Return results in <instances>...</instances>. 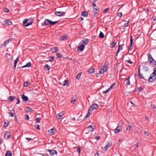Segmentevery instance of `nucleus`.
<instances>
[{"instance_id":"1","label":"nucleus","mask_w":156,"mask_h":156,"mask_svg":"<svg viewBox=\"0 0 156 156\" xmlns=\"http://www.w3.org/2000/svg\"><path fill=\"white\" fill-rule=\"evenodd\" d=\"M58 22V21H55L53 22L48 19H45L43 23L41 24L42 26H47L48 25H53L55 24Z\"/></svg>"},{"instance_id":"2","label":"nucleus","mask_w":156,"mask_h":156,"mask_svg":"<svg viewBox=\"0 0 156 156\" xmlns=\"http://www.w3.org/2000/svg\"><path fill=\"white\" fill-rule=\"evenodd\" d=\"M108 64L107 62H105L104 64L101 67V70L99 72L100 74H103L107 71Z\"/></svg>"},{"instance_id":"3","label":"nucleus","mask_w":156,"mask_h":156,"mask_svg":"<svg viewBox=\"0 0 156 156\" xmlns=\"http://www.w3.org/2000/svg\"><path fill=\"white\" fill-rule=\"evenodd\" d=\"M32 23V21L30 20L27 19H25L23 22V24L24 27H28Z\"/></svg>"},{"instance_id":"4","label":"nucleus","mask_w":156,"mask_h":156,"mask_svg":"<svg viewBox=\"0 0 156 156\" xmlns=\"http://www.w3.org/2000/svg\"><path fill=\"white\" fill-rule=\"evenodd\" d=\"M156 79V74L153 72L150 75L148 79V81L150 82H152Z\"/></svg>"},{"instance_id":"5","label":"nucleus","mask_w":156,"mask_h":156,"mask_svg":"<svg viewBox=\"0 0 156 156\" xmlns=\"http://www.w3.org/2000/svg\"><path fill=\"white\" fill-rule=\"evenodd\" d=\"M47 151L49 152L51 156H53L54 155H56L57 154V152L55 150H51L48 149Z\"/></svg>"},{"instance_id":"6","label":"nucleus","mask_w":156,"mask_h":156,"mask_svg":"<svg viewBox=\"0 0 156 156\" xmlns=\"http://www.w3.org/2000/svg\"><path fill=\"white\" fill-rule=\"evenodd\" d=\"M55 14L57 16H60L64 15L65 14V12L61 11H56L55 12Z\"/></svg>"},{"instance_id":"7","label":"nucleus","mask_w":156,"mask_h":156,"mask_svg":"<svg viewBox=\"0 0 156 156\" xmlns=\"http://www.w3.org/2000/svg\"><path fill=\"white\" fill-rule=\"evenodd\" d=\"M112 142L111 141H109L108 142V144L104 148V151H106L111 145Z\"/></svg>"},{"instance_id":"8","label":"nucleus","mask_w":156,"mask_h":156,"mask_svg":"<svg viewBox=\"0 0 156 156\" xmlns=\"http://www.w3.org/2000/svg\"><path fill=\"white\" fill-rule=\"evenodd\" d=\"M55 129L54 128H52L48 130V133L49 135H53L54 133H55Z\"/></svg>"},{"instance_id":"9","label":"nucleus","mask_w":156,"mask_h":156,"mask_svg":"<svg viewBox=\"0 0 156 156\" xmlns=\"http://www.w3.org/2000/svg\"><path fill=\"white\" fill-rule=\"evenodd\" d=\"M11 136V134L9 132L6 131L5 133L4 138L6 139H9Z\"/></svg>"},{"instance_id":"10","label":"nucleus","mask_w":156,"mask_h":156,"mask_svg":"<svg viewBox=\"0 0 156 156\" xmlns=\"http://www.w3.org/2000/svg\"><path fill=\"white\" fill-rule=\"evenodd\" d=\"M98 105L97 104H93L90 106V108L92 110L96 109L98 108Z\"/></svg>"},{"instance_id":"11","label":"nucleus","mask_w":156,"mask_h":156,"mask_svg":"<svg viewBox=\"0 0 156 156\" xmlns=\"http://www.w3.org/2000/svg\"><path fill=\"white\" fill-rule=\"evenodd\" d=\"M3 23L5 25H11L12 24V23L10 20H6L3 21Z\"/></svg>"},{"instance_id":"12","label":"nucleus","mask_w":156,"mask_h":156,"mask_svg":"<svg viewBox=\"0 0 156 156\" xmlns=\"http://www.w3.org/2000/svg\"><path fill=\"white\" fill-rule=\"evenodd\" d=\"M89 39H86L85 40H82L81 42L82 43V44H83V45L85 46V45H86L89 42Z\"/></svg>"},{"instance_id":"13","label":"nucleus","mask_w":156,"mask_h":156,"mask_svg":"<svg viewBox=\"0 0 156 156\" xmlns=\"http://www.w3.org/2000/svg\"><path fill=\"white\" fill-rule=\"evenodd\" d=\"M124 44H122L121 45H119L118 46V50L116 54V56H118V53L119 52L120 50H122V46H123Z\"/></svg>"},{"instance_id":"14","label":"nucleus","mask_w":156,"mask_h":156,"mask_svg":"<svg viewBox=\"0 0 156 156\" xmlns=\"http://www.w3.org/2000/svg\"><path fill=\"white\" fill-rule=\"evenodd\" d=\"M51 50L53 53H55L59 51L58 48L57 47H53L51 48Z\"/></svg>"},{"instance_id":"15","label":"nucleus","mask_w":156,"mask_h":156,"mask_svg":"<svg viewBox=\"0 0 156 156\" xmlns=\"http://www.w3.org/2000/svg\"><path fill=\"white\" fill-rule=\"evenodd\" d=\"M84 47L85 46L83 44H82L80 46H78L77 50L82 51L84 50Z\"/></svg>"},{"instance_id":"16","label":"nucleus","mask_w":156,"mask_h":156,"mask_svg":"<svg viewBox=\"0 0 156 156\" xmlns=\"http://www.w3.org/2000/svg\"><path fill=\"white\" fill-rule=\"evenodd\" d=\"M99 12L98 8H93V12L95 15L97 14Z\"/></svg>"},{"instance_id":"17","label":"nucleus","mask_w":156,"mask_h":156,"mask_svg":"<svg viewBox=\"0 0 156 156\" xmlns=\"http://www.w3.org/2000/svg\"><path fill=\"white\" fill-rule=\"evenodd\" d=\"M64 115L63 113L62 112H61L59 114H58L56 116V118L58 119H60L62 116Z\"/></svg>"},{"instance_id":"18","label":"nucleus","mask_w":156,"mask_h":156,"mask_svg":"<svg viewBox=\"0 0 156 156\" xmlns=\"http://www.w3.org/2000/svg\"><path fill=\"white\" fill-rule=\"evenodd\" d=\"M15 98L16 97L14 96H10L8 98V101H13Z\"/></svg>"},{"instance_id":"19","label":"nucleus","mask_w":156,"mask_h":156,"mask_svg":"<svg viewBox=\"0 0 156 156\" xmlns=\"http://www.w3.org/2000/svg\"><path fill=\"white\" fill-rule=\"evenodd\" d=\"M94 128L93 127V126L91 125L90 126L87 128V129L89 132L92 131L94 130Z\"/></svg>"},{"instance_id":"20","label":"nucleus","mask_w":156,"mask_h":156,"mask_svg":"<svg viewBox=\"0 0 156 156\" xmlns=\"http://www.w3.org/2000/svg\"><path fill=\"white\" fill-rule=\"evenodd\" d=\"M21 98L23 100L25 101H27L28 100L27 97L23 94L22 95Z\"/></svg>"},{"instance_id":"21","label":"nucleus","mask_w":156,"mask_h":156,"mask_svg":"<svg viewBox=\"0 0 156 156\" xmlns=\"http://www.w3.org/2000/svg\"><path fill=\"white\" fill-rule=\"evenodd\" d=\"M120 131V127L119 126L116 127L114 130L115 133H118Z\"/></svg>"},{"instance_id":"22","label":"nucleus","mask_w":156,"mask_h":156,"mask_svg":"<svg viewBox=\"0 0 156 156\" xmlns=\"http://www.w3.org/2000/svg\"><path fill=\"white\" fill-rule=\"evenodd\" d=\"M81 15L83 17H87L88 16V13L86 11H83L82 12Z\"/></svg>"},{"instance_id":"23","label":"nucleus","mask_w":156,"mask_h":156,"mask_svg":"<svg viewBox=\"0 0 156 156\" xmlns=\"http://www.w3.org/2000/svg\"><path fill=\"white\" fill-rule=\"evenodd\" d=\"M44 67L45 69L46 70H49L51 68L50 67L48 64H46L44 65Z\"/></svg>"},{"instance_id":"24","label":"nucleus","mask_w":156,"mask_h":156,"mask_svg":"<svg viewBox=\"0 0 156 156\" xmlns=\"http://www.w3.org/2000/svg\"><path fill=\"white\" fill-rule=\"evenodd\" d=\"M69 83V81L68 80H66L63 81V83L62 84L63 86H65L66 85H68Z\"/></svg>"},{"instance_id":"25","label":"nucleus","mask_w":156,"mask_h":156,"mask_svg":"<svg viewBox=\"0 0 156 156\" xmlns=\"http://www.w3.org/2000/svg\"><path fill=\"white\" fill-rule=\"evenodd\" d=\"M10 39H9L8 40H6L5 41L3 44L2 45V47L3 46H5L7 45L9 42V41L10 40Z\"/></svg>"},{"instance_id":"26","label":"nucleus","mask_w":156,"mask_h":156,"mask_svg":"<svg viewBox=\"0 0 156 156\" xmlns=\"http://www.w3.org/2000/svg\"><path fill=\"white\" fill-rule=\"evenodd\" d=\"M147 56L148 58V61L149 62H150V61H151V60L153 61L154 59L153 58L150 54H148Z\"/></svg>"},{"instance_id":"27","label":"nucleus","mask_w":156,"mask_h":156,"mask_svg":"<svg viewBox=\"0 0 156 156\" xmlns=\"http://www.w3.org/2000/svg\"><path fill=\"white\" fill-rule=\"evenodd\" d=\"M133 36H131L130 37V44L129 46V48L131 47L133 45Z\"/></svg>"},{"instance_id":"28","label":"nucleus","mask_w":156,"mask_h":156,"mask_svg":"<svg viewBox=\"0 0 156 156\" xmlns=\"http://www.w3.org/2000/svg\"><path fill=\"white\" fill-rule=\"evenodd\" d=\"M88 73L90 74H92L94 72V69L93 68H91L90 69L87 71Z\"/></svg>"},{"instance_id":"29","label":"nucleus","mask_w":156,"mask_h":156,"mask_svg":"<svg viewBox=\"0 0 156 156\" xmlns=\"http://www.w3.org/2000/svg\"><path fill=\"white\" fill-rule=\"evenodd\" d=\"M12 153L10 151H7L5 154V156H12Z\"/></svg>"},{"instance_id":"30","label":"nucleus","mask_w":156,"mask_h":156,"mask_svg":"<svg viewBox=\"0 0 156 156\" xmlns=\"http://www.w3.org/2000/svg\"><path fill=\"white\" fill-rule=\"evenodd\" d=\"M19 57H17L15 60H14V68L15 69L16 68V64H17V62H18V61H19Z\"/></svg>"},{"instance_id":"31","label":"nucleus","mask_w":156,"mask_h":156,"mask_svg":"<svg viewBox=\"0 0 156 156\" xmlns=\"http://www.w3.org/2000/svg\"><path fill=\"white\" fill-rule=\"evenodd\" d=\"M130 77H128V78L126 79V85L127 86L128 85H129L130 84V82L129 81Z\"/></svg>"},{"instance_id":"32","label":"nucleus","mask_w":156,"mask_h":156,"mask_svg":"<svg viewBox=\"0 0 156 156\" xmlns=\"http://www.w3.org/2000/svg\"><path fill=\"white\" fill-rule=\"evenodd\" d=\"M26 111L27 112H30L32 111V108L30 107H27L26 108Z\"/></svg>"},{"instance_id":"33","label":"nucleus","mask_w":156,"mask_h":156,"mask_svg":"<svg viewBox=\"0 0 156 156\" xmlns=\"http://www.w3.org/2000/svg\"><path fill=\"white\" fill-rule=\"evenodd\" d=\"M116 44V43L114 41L112 42V43H111L110 45V47L111 48H113L115 47Z\"/></svg>"},{"instance_id":"34","label":"nucleus","mask_w":156,"mask_h":156,"mask_svg":"<svg viewBox=\"0 0 156 156\" xmlns=\"http://www.w3.org/2000/svg\"><path fill=\"white\" fill-rule=\"evenodd\" d=\"M150 62L151 64L153 65L154 66L156 65V62L154 59H153V61L151 60V61H150Z\"/></svg>"},{"instance_id":"35","label":"nucleus","mask_w":156,"mask_h":156,"mask_svg":"<svg viewBox=\"0 0 156 156\" xmlns=\"http://www.w3.org/2000/svg\"><path fill=\"white\" fill-rule=\"evenodd\" d=\"M90 108H89V110H88V112L87 113V114H86V115L85 116V118H87L88 117H89L90 115V113L89 112V111H90Z\"/></svg>"},{"instance_id":"36","label":"nucleus","mask_w":156,"mask_h":156,"mask_svg":"<svg viewBox=\"0 0 156 156\" xmlns=\"http://www.w3.org/2000/svg\"><path fill=\"white\" fill-rule=\"evenodd\" d=\"M131 128L132 126L130 125H128L127 126V128L126 129V130L129 131L131 129Z\"/></svg>"},{"instance_id":"37","label":"nucleus","mask_w":156,"mask_h":156,"mask_svg":"<svg viewBox=\"0 0 156 156\" xmlns=\"http://www.w3.org/2000/svg\"><path fill=\"white\" fill-rule=\"evenodd\" d=\"M99 37L101 38H103L104 37L103 33L102 32H100L99 34Z\"/></svg>"},{"instance_id":"38","label":"nucleus","mask_w":156,"mask_h":156,"mask_svg":"<svg viewBox=\"0 0 156 156\" xmlns=\"http://www.w3.org/2000/svg\"><path fill=\"white\" fill-rule=\"evenodd\" d=\"M129 23V20H128L127 21V22L126 23H125L122 26V27H127L128 26V24Z\"/></svg>"},{"instance_id":"39","label":"nucleus","mask_w":156,"mask_h":156,"mask_svg":"<svg viewBox=\"0 0 156 156\" xmlns=\"http://www.w3.org/2000/svg\"><path fill=\"white\" fill-rule=\"evenodd\" d=\"M66 39V37L65 35H63L60 37V39L61 41H63Z\"/></svg>"},{"instance_id":"40","label":"nucleus","mask_w":156,"mask_h":156,"mask_svg":"<svg viewBox=\"0 0 156 156\" xmlns=\"http://www.w3.org/2000/svg\"><path fill=\"white\" fill-rule=\"evenodd\" d=\"M149 69V68L147 66H144L143 68V70L146 71H147Z\"/></svg>"},{"instance_id":"41","label":"nucleus","mask_w":156,"mask_h":156,"mask_svg":"<svg viewBox=\"0 0 156 156\" xmlns=\"http://www.w3.org/2000/svg\"><path fill=\"white\" fill-rule=\"evenodd\" d=\"M8 124H9V122L8 121H7V122H4V124L3 126V127H4V128H6V127H7L8 126Z\"/></svg>"},{"instance_id":"42","label":"nucleus","mask_w":156,"mask_h":156,"mask_svg":"<svg viewBox=\"0 0 156 156\" xmlns=\"http://www.w3.org/2000/svg\"><path fill=\"white\" fill-rule=\"evenodd\" d=\"M81 73H78L76 76V78L77 80H79L80 78V77L81 75Z\"/></svg>"},{"instance_id":"43","label":"nucleus","mask_w":156,"mask_h":156,"mask_svg":"<svg viewBox=\"0 0 156 156\" xmlns=\"http://www.w3.org/2000/svg\"><path fill=\"white\" fill-rule=\"evenodd\" d=\"M56 55L58 58H61L62 56V55L60 53H57Z\"/></svg>"},{"instance_id":"44","label":"nucleus","mask_w":156,"mask_h":156,"mask_svg":"<svg viewBox=\"0 0 156 156\" xmlns=\"http://www.w3.org/2000/svg\"><path fill=\"white\" fill-rule=\"evenodd\" d=\"M115 83H112V85L109 88H108L110 90H112L113 87L115 86Z\"/></svg>"},{"instance_id":"45","label":"nucleus","mask_w":156,"mask_h":156,"mask_svg":"<svg viewBox=\"0 0 156 156\" xmlns=\"http://www.w3.org/2000/svg\"><path fill=\"white\" fill-rule=\"evenodd\" d=\"M49 61L50 62H52L54 60V58L53 56H50L49 57Z\"/></svg>"},{"instance_id":"46","label":"nucleus","mask_w":156,"mask_h":156,"mask_svg":"<svg viewBox=\"0 0 156 156\" xmlns=\"http://www.w3.org/2000/svg\"><path fill=\"white\" fill-rule=\"evenodd\" d=\"M41 119L39 118H37L35 119V120L37 121V122L40 123L41 120Z\"/></svg>"},{"instance_id":"47","label":"nucleus","mask_w":156,"mask_h":156,"mask_svg":"<svg viewBox=\"0 0 156 156\" xmlns=\"http://www.w3.org/2000/svg\"><path fill=\"white\" fill-rule=\"evenodd\" d=\"M109 9L108 8H106V9H104L103 11V12L104 13H105L106 12H107L108 10Z\"/></svg>"},{"instance_id":"48","label":"nucleus","mask_w":156,"mask_h":156,"mask_svg":"<svg viewBox=\"0 0 156 156\" xmlns=\"http://www.w3.org/2000/svg\"><path fill=\"white\" fill-rule=\"evenodd\" d=\"M16 100L17 101V102L16 103V104H20V98L19 97H17L16 98Z\"/></svg>"},{"instance_id":"49","label":"nucleus","mask_w":156,"mask_h":156,"mask_svg":"<svg viewBox=\"0 0 156 156\" xmlns=\"http://www.w3.org/2000/svg\"><path fill=\"white\" fill-rule=\"evenodd\" d=\"M109 90H110L109 89H107L106 90L103 91V93L105 94H106L109 91Z\"/></svg>"},{"instance_id":"50","label":"nucleus","mask_w":156,"mask_h":156,"mask_svg":"<svg viewBox=\"0 0 156 156\" xmlns=\"http://www.w3.org/2000/svg\"><path fill=\"white\" fill-rule=\"evenodd\" d=\"M25 119L26 120H28L29 119V117L28 115L27 114H26L25 115Z\"/></svg>"},{"instance_id":"51","label":"nucleus","mask_w":156,"mask_h":156,"mask_svg":"<svg viewBox=\"0 0 156 156\" xmlns=\"http://www.w3.org/2000/svg\"><path fill=\"white\" fill-rule=\"evenodd\" d=\"M31 64L30 62H28L26 64V66L27 67H29L31 66Z\"/></svg>"},{"instance_id":"52","label":"nucleus","mask_w":156,"mask_h":156,"mask_svg":"<svg viewBox=\"0 0 156 156\" xmlns=\"http://www.w3.org/2000/svg\"><path fill=\"white\" fill-rule=\"evenodd\" d=\"M35 127L38 130H39L40 129L39 126L38 125H36L35 126Z\"/></svg>"},{"instance_id":"53","label":"nucleus","mask_w":156,"mask_h":156,"mask_svg":"<svg viewBox=\"0 0 156 156\" xmlns=\"http://www.w3.org/2000/svg\"><path fill=\"white\" fill-rule=\"evenodd\" d=\"M4 11L6 12H9V9L6 8H5L4 9Z\"/></svg>"},{"instance_id":"54","label":"nucleus","mask_w":156,"mask_h":156,"mask_svg":"<svg viewBox=\"0 0 156 156\" xmlns=\"http://www.w3.org/2000/svg\"><path fill=\"white\" fill-rule=\"evenodd\" d=\"M28 84V82H25L24 83V87H26L27 86V85Z\"/></svg>"},{"instance_id":"55","label":"nucleus","mask_w":156,"mask_h":156,"mask_svg":"<svg viewBox=\"0 0 156 156\" xmlns=\"http://www.w3.org/2000/svg\"><path fill=\"white\" fill-rule=\"evenodd\" d=\"M117 16H119V17H121L122 16V13L119 12L117 14Z\"/></svg>"},{"instance_id":"56","label":"nucleus","mask_w":156,"mask_h":156,"mask_svg":"<svg viewBox=\"0 0 156 156\" xmlns=\"http://www.w3.org/2000/svg\"><path fill=\"white\" fill-rule=\"evenodd\" d=\"M76 101V99H74V100H72L71 101V102L72 103H75V102Z\"/></svg>"},{"instance_id":"57","label":"nucleus","mask_w":156,"mask_h":156,"mask_svg":"<svg viewBox=\"0 0 156 156\" xmlns=\"http://www.w3.org/2000/svg\"><path fill=\"white\" fill-rule=\"evenodd\" d=\"M141 143L140 142H138L137 144L136 147H138L141 145Z\"/></svg>"},{"instance_id":"58","label":"nucleus","mask_w":156,"mask_h":156,"mask_svg":"<svg viewBox=\"0 0 156 156\" xmlns=\"http://www.w3.org/2000/svg\"><path fill=\"white\" fill-rule=\"evenodd\" d=\"M139 77L140 79H143V75L140 73L139 74Z\"/></svg>"},{"instance_id":"59","label":"nucleus","mask_w":156,"mask_h":156,"mask_svg":"<svg viewBox=\"0 0 156 156\" xmlns=\"http://www.w3.org/2000/svg\"><path fill=\"white\" fill-rule=\"evenodd\" d=\"M8 114H10V115H10V116H11V117H13V114L12 112H8Z\"/></svg>"},{"instance_id":"60","label":"nucleus","mask_w":156,"mask_h":156,"mask_svg":"<svg viewBox=\"0 0 156 156\" xmlns=\"http://www.w3.org/2000/svg\"><path fill=\"white\" fill-rule=\"evenodd\" d=\"M137 88L139 92H141L142 90V88L141 87H138Z\"/></svg>"},{"instance_id":"61","label":"nucleus","mask_w":156,"mask_h":156,"mask_svg":"<svg viewBox=\"0 0 156 156\" xmlns=\"http://www.w3.org/2000/svg\"><path fill=\"white\" fill-rule=\"evenodd\" d=\"M100 138V137L99 136H98L97 137H95V139L97 140H98Z\"/></svg>"},{"instance_id":"62","label":"nucleus","mask_w":156,"mask_h":156,"mask_svg":"<svg viewBox=\"0 0 156 156\" xmlns=\"http://www.w3.org/2000/svg\"><path fill=\"white\" fill-rule=\"evenodd\" d=\"M144 134L145 135H146L147 136H148L149 135V133H147V131H144Z\"/></svg>"},{"instance_id":"63","label":"nucleus","mask_w":156,"mask_h":156,"mask_svg":"<svg viewBox=\"0 0 156 156\" xmlns=\"http://www.w3.org/2000/svg\"><path fill=\"white\" fill-rule=\"evenodd\" d=\"M25 139L26 140H27L28 141H29L32 140L31 138H27H27H26Z\"/></svg>"},{"instance_id":"64","label":"nucleus","mask_w":156,"mask_h":156,"mask_svg":"<svg viewBox=\"0 0 156 156\" xmlns=\"http://www.w3.org/2000/svg\"><path fill=\"white\" fill-rule=\"evenodd\" d=\"M92 4L93 5V6L94 7H96L97 8H98V7L94 3H92Z\"/></svg>"}]
</instances>
